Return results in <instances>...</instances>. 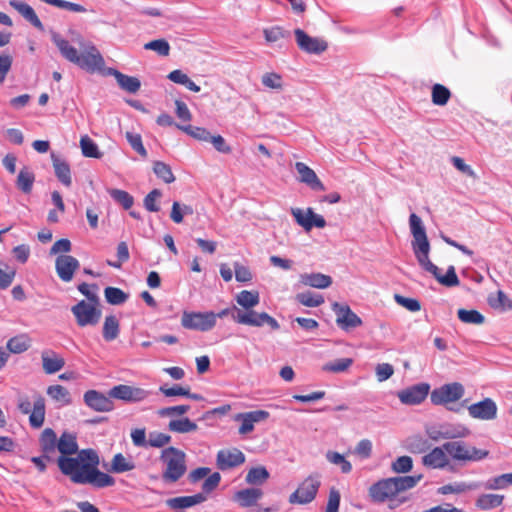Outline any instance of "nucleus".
Segmentation results:
<instances>
[{
  "label": "nucleus",
  "mask_w": 512,
  "mask_h": 512,
  "mask_svg": "<svg viewBox=\"0 0 512 512\" xmlns=\"http://www.w3.org/2000/svg\"><path fill=\"white\" fill-rule=\"evenodd\" d=\"M57 449L62 454L58 458L61 472L69 476L76 484H89L95 488L110 487L115 479L98 469L100 463L97 452L93 449H83L78 452L75 434L63 432L58 440Z\"/></svg>",
  "instance_id": "1"
},
{
  "label": "nucleus",
  "mask_w": 512,
  "mask_h": 512,
  "mask_svg": "<svg viewBox=\"0 0 512 512\" xmlns=\"http://www.w3.org/2000/svg\"><path fill=\"white\" fill-rule=\"evenodd\" d=\"M410 231L413 236L412 248L419 265L431 273L435 279L446 287L459 285V279L454 266H449L445 275L440 274V269L429 259L430 244L422 219L415 213L409 217Z\"/></svg>",
  "instance_id": "2"
},
{
  "label": "nucleus",
  "mask_w": 512,
  "mask_h": 512,
  "mask_svg": "<svg viewBox=\"0 0 512 512\" xmlns=\"http://www.w3.org/2000/svg\"><path fill=\"white\" fill-rule=\"evenodd\" d=\"M422 479V475L416 476H397L385 478L377 481L369 488V496L375 503H384L390 501L389 507L395 508L399 504L404 503L407 498L398 499V504H392L398 494L406 490L412 489Z\"/></svg>",
  "instance_id": "3"
},
{
  "label": "nucleus",
  "mask_w": 512,
  "mask_h": 512,
  "mask_svg": "<svg viewBox=\"0 0 512 512\" xmlns=\"http://www.w3.org/2000/svg\"><path fill=\"white\" fill-rule=\"evenodd\" d=\"M160 460L164 465L161 477L165 483H175L185 475L187 471L186 454L182 450L172 446L164 448Z\"/></svg>",
  "instance_id": "4"
},
{
  "label": "nucleus",
  "mask_w": 512,
  "mask_h": 512,
  "mask_svg": "<svg viewBox=\"0 0 512 512\" xmlns=\"http://www.w3.org/2000/svg\"><path fill=\"white\" fill-rule=\"evenodd\" d=\"M233 321L251 327L269 326L272 330H278L280 325L278 321L266 312H257L253 308L240 310L239 307L233 306Z\"/></svg>",
  "instance_id": "5"
},
{
  "label": "nucleus",
  "mask_w": 512,
  "mask_h": 512,
  "mask_svg": "<svg viewBox=\"0 0 512 512\" xmlns=\"http://www.w3.org/2000/svg\"><path fill=\"white\" fill-rule=\"evenodd\" d=\"M443 448L454 460L463 462L481 461L489 455V451L470 446L464 441L446 442Z\"/></svg>",
  "instance_id": "6"
},
{
  "label": "nucleus",
  "mask_w": 512,
  "mask_h": 512,
  "mask_svg": "<svg viewBox=\"0 0 512 512\" xmlns=\"http://www.w3.org/2000/svg\"><path fill=\"white\" fill-rule=\"evenodd\" d=\"M321 486V475L312 473L306 477L298 488L289 496L290 504L305 505L311 503L317 496Z\"/></svg>",
  "instance_id": "7"
},
{
  "label": "nucleus",
  "mask_w": 512,
  "mask_h": 512,
  "mask_svg": "<svg viewBox=\"0 0 512 512\" xmlns=\"http://www.w3.org/2000/svg\"><path fill=\"white\" fill-rule=\"evenodd\" d=\"M99 303L79 301L71 307V312L79 327L95 326L99 323L102 311L98 308Z\"/></svg>",
  "instance_id": "8"
},
{
  "label": "nucleus",
  "mask_w": 512,
  "mask_h": 512,
  "mask_svg": "<svg viewBox=\"0 0 512 512\" xmlns=\"http://www.w3.org/2000/svg\"><path fill=\"white\" fill-rule=\"evenodd\" d=\"M181 325L190 330L207 332L216 325V315L212 311L207 312H187L182 315Z\"/></svg>",
  "instance_id": "9"
},
{
  "label": "nucleus",
  "mask_w": 512,
  "mask_h": 512,
  "mask_svg": "<svg viewBox=\"0 0 512 512\" xmlns=\"http://www.w3.org/2000/svg\"><path fill=\"white\" fill-rule=\"evenodd\" d=\"M83 50L74 62L88 72L100 71L104 67V59L98 49L91 43L82 46Z\"/></svg>",
  "instance_id": "10"
},
{
  "label": "nucleus",
  "mask_w": 512,
  "mask_h": 512,
  "mask_svg": "<svg viewBox=\"0 0 512 512\" xmlns=\"http://www.w3.org/2000/svg\"><path fill=\"white\" fill-rule=\"evenodd\" d=\"M464 395V387L458 382L445 384L431 392L430 399L435 405H444L456 402Z\"/></svg>",
  "instance_id": "11"
},
{
  "label": "nucleus",
  "mask_w": 512,
  "mask_h": 512,
  "mask_svg": "<svg viewBox=\"0 0 512 512\" xmlns=\"http://www.w3.org/2000/svg\"><path fill=\"white\" fill-rule=\"evenodd\" d=\"M108 395L114 399L135 403L145 400L150 392L141 387L119 384L112 387Z\"/></svg>",
  "instance_id": "12"
},
{
  "label": "nucleus",
  "mask_w": 512,
  "mask_h": 512,
  "mask_svg": "<svg viewBox=\"0 0 512 512\" xmlns=\"http://www.w3.org/2000/svg\"><path fill=\"white\" fill-rule=\"evenodd\" d=\"M296 223L301 226L305 231H310L312 228H324L326 220L320 214H316L312 208L303 210L301 208H291Z\"/></svg>",
  "instance_id": "13"
},
{
  "label": "nucleus",
  "mask_w": 512,
  "mask_h": 512,
  "mask_svg": "<svg viewBox=\"0 0 512 512\" xmlns=\"http://www.w3.org/2000/svg\"><path fill=\"white\" fill-rule=\"evenodd\" d=\"M294 34L298 47L306 53L320 54L328 48V44L325 40L317 37H311L302 29H296Z\"/></svg>",
  "instance_id": "14"
},
{
  "label": "nucleus",
  "mask_w": 512,
  "mask_h": 512,
  "mask_svg": "<svg viewBox=\"0 0 512 512\" xmlns=\"http://www.w3.org/2000/svg\"><path fill=\"white\" fill-rule=\"evenodd\" d=\"M332 310L336 315V323L340 328L348 330L362 325L361 318L348 305L335 302L332 305Z\"/></svg>",
  "instance_id": "15"
},
{
  "label": "nucleus",
  "mask_w": 512,
  "mask_h": 512,
  "mask_svg": "<svg viewBox=\"0 0 512 512\" xmlns=\"http://www.w3.org/2000/svg\"><path fill=\"white\" fill-rule=\"evenodd\" d=\"M430 385L418 383L398 392L397 396L401 403L406 405H418L422 403L429 394Z\"/></svg>",
  "instance_id": "16"
},
{
  "label": "nucleus",
  "mask_w": 512,
  "mask_h": 512,
  "mask_svg": "<svg viewBox=\"0 0 512 512\" xmlns=\"http://www.w3.org/2000/svg\"><path fill=\"white\" fill-rule=\"evenodd\" d=\"M468 413L474 419L494 420L497 417V405L491 398H485L480 402L471 404L468 407Z\"/></svg>",
  "instance_id": "17"
},
{
  "label": "nucleus",
  "mask_w": 512,
  "mask_h": 512,
  "mask_svg": "<svg viewBox=\"0 0 512 512\" xmlns=\"http://www.w3.org/2000/svg\"><path fill=\"white\" fill-rule=\"evenodd\" d=\"M244 462L245 455L239 449H223L217 453L216 464L222 471L235 468Z\"/></svg>",
  "instance_id": "18"
},
{
  "label": "nucleus",
  "mask_w": 512,
  "mask_h": 512,
  "mask_svg": "<svg viewBox=\"0 0 512 512\" xmlns=\"http://www.w3.org/2000/svg\"><path fill=\"white\" fill-rule=\"evenodd\" d=\"M79 266V261L67 254L59 255L55 261L57 275L63 282H70Z\"/></svg>",
  "instance_id": "19"
},
{
  "label": "nucleus",
  "mask_w": 512,
  "mask_h": 512,
  "mask_svg": "<svg viewBox=\"0 0 512 512\" xmlns=\"http://www.w3.org/2000/svg\"><path fill=\"white\" fill-rule=\"evenodd\" d=\"M85 404L97 412H109L114 408L111 397L104 395L97 390H88L83 396Z\"/></svg>",
  "instance_id": "20"
},
{
  "label": "nucleus",
  "mask_w": 512,
  "mask_h": 512,
  "mask_svg": "<svg viewBox=\"0 0 512 512\" xmlns=\"http://www.w3.org/2000/svg\"><path fill=\"white\" fill-rule=\"evenodd\" d=\"M269 417V412L265 410H254L236 415L235 420L240 421L239 434L246 435L253 431L256 423L262 422Z\"/></svg>",
  "instance_id": "21"
},
{
  "label": "nucleus",
  "mask_w": 512,
  "mask_h": 512,
  "mask_svg": "<svg viewBox=\"0 0 512 512\" xmlns=\"http://www.w3.org/2000/svg\"><path fill=\"white\" fill-rule=\"evenodd\" d=\"M295 169L299 174V181L305 183L314 191H324L325 187L313 169L303 162H296Z\"/></svg>",
  "instance_id": "22"
},
{
  "label": "nucleus",
  "mask_w": 512,
  "mask_h": 512,
  "mask_svg": "<svg viewBox=\"0 0 512 512\" xmlns=\"http://www.w3.org/2000/svg\"><path fill=\"white\" fill-rule=\"evenodd\" d=\"M207 500L203 493H197L191 496H178L166 500V505L173 510H182L201 504Z\"/></svg>",
  "instance_id": "23"
},
{
  "label": "nucleus",
  "mask_w": 512,
  "mask_h": 512,
  "mask_svg": "<svg viewBox=\"0 0 512 512\" xmlns=\"http://www.w3.org/2000/svg\"><path fill=\"white\" fill-rule=\"evenodd\" d=\"M10 6L13 7L26 21L40 31L44 30V26L34 9L25 2L19 0H10Z\"/></svg>",
  "instance_id": "24"
},
{
  "label": "nucleus",
  "mask_w": 512,
  "mask_h": 512,
  "mask_svg": "<svg viewBox=\"0 0 512 512\" xmlns=\"http://www.w3.org/2000/svg\"><path fill=\"white\" fill-rule=\"evenodd\" d=\"M262 496L263 491L260 488H246L239 490L234 494V501L241 507L247 508L254 506Z\"/></svg>",
  "instance_id": "25"
},
{
  "label": "nucleus",
  "mask_w": 512,
  "mask_h": 512,
  "mask_svg": "<svg viewBox=\"0 0 512 512\" xmlns=\"http://www.w3.org/2000/svg\"><path fill=\"white\" fill-rule=\"evenodd\" d=\"M29 414L30 426L36 429L42 427L45 420V399L38 393L33 395V409Z\"/></svg>",
  "instance_id": "26"
},
{
  "label": "nucleus",
  "mask_w": 512,
  "mask_h": 512,
  "mask_svg": "<svg viewBox=\"0 0 512 512\" xmlns=\"http://www.w3.org/2000/svg\"><path fill=\"white\" fill-rule=\"evenodd\" d=\"M422 462L425 466L433 469H441L448 465L449 460L447 452L442 447H435L431 452L426 454Z\"/></svg>",
  "instance_id": "27"
},
{
  "label": "nucleus",
  "mask_w": 512,
  "mask_h": 512,
  "mask_svg": "<svg viewBox=\"0 0 512 512\" xmlns=\"http://www.w3.org/2000/svg\"><path fill=\"white\" fill-rule=\"evenodd\" d=\"M51 159L56 177L63 185L69 187L72 183L69 164L65 160L55 155V153L51 154Z\"/></svg>",
  "instance_id": "28"
},
{
  "label": "nucleus",
  "mask_w": 512,
  "mask_h": 512,
  "mask_svg": "<svg viewBox=\"0 0 512 512\" xmlns=\"http://www.w3.org/2000/svg\"><path fill=\"white\" fill-rule=\"evenodd\" d=\"M41 358L43 369L47 374H54L65 365L64 359L51 350L43 351Z\"/></svg>",
  "instance_id": "29"
},
{
  "label": "nucleus",
  "mask_w": 512,
  "mask_h": 512,
  "mask_svg": "<svg viewBox=\"0 0 512 512\" xmlns=\"http://www.w3.org/2000/svg\"><path fill=\"white\" fill-rule=\"evenodd\" d=\"M300 282L305 286L325 289L332 284V278L322 273H304L300 275Z\"/></svg>",
  "instance_id": "30"
},
{
  "label": "nucleus",
  "mask_w": 512,
  "mask_h": 512,
  "mask_svg": "<svg viewBox=\"0 0 512 512\" xmlns=\"http://www.w3.org/2000/svg\"><path fill=\"white\" fill-rule=\"evenodd\" d=\"M52 41L56 45V47L59 49L61 55L68 60L69 62L74 63L77 56L78 51L75 47L70 45V43L64 39L61 35L58 33L52 34Z\"/></svg>",
  "instance_id": "31"
},
{
  "label": "nucleus",
  "mask_w": 512,
  "mask_h": 512,
  "mask_svg": "<svg viewBox=\"0 0 512 512\" xmlns=\"http://www.w3.org/2000/svg\"><path fill=\"white\" fill-rule=\"evenodd\" d=\"M481 487L480 482H455L443 485L438 489V493L441 495L447 494H459L467 491L477 490Z\"/></svg>",
  "instance_id": "32"
},
{
  "label": "nucleus",
  "mask_w": 512,
  "mask_h": 512,
  "mask_svg": "<svg viewBox=\"0 0 512 512\" xmlns=\"http://www.w3.org/2000/svg\"><path fill=\"white\" fill-rule=\"evenodd\" d=\"M481 487L486 490H504L512 486V473H505L480 482Z\"/></svg>",
  "instance_id": "33"
},
{
  "label": "nucleus",
  "mask_w": 512,
  "mask_h": 512,
  "mask_svg": "<svg viewBox=\"0 0 512 512\" xmlns=\"http://www.w3.org/2000/svg\"><path fill=\"white\" fill-rule=\"evenodd\" d=\"M236 302L240 306V310L254 308L260 302L259 292L242 290L236 295Z\"/></svg>",
  "instance_id": "34"
},
{
  "label": "nucleus",
  "mask_w": 512,
  "mask_h": 512,
  "mask_svg": "<svg viewBox=\"0 0 512 512\" xmlns=\"http://www.w3.org/2000/svg\"><path fill=\"white\" fill-rule=\"evenodd\" d=\"M57 436L53 429L45 428L40 436V446L44 454L54 453L57 448Z\"/></svg>",
  "instance_id": "35"
},
{
  "label": "nucleus",
  "mask_w": 512,
  "mask_h": 512,
  "mask_svg": "<svg viewBox=\"0 0 512 512\" xmlns=\"http://www.w3.org/2000/svg\"><path fill=\"white\" fill-rule=\"evenodd\" d=\"M503 495L499 494H482L476 500V506L481 510H491L502 505Z\"/></svg>",
  "instance_id": "36"
},
{
  "label": "nucleus",
  "mask_w": 512,
  "mask_h": 512,
  "mask_svg": "<svg viewBox=\"0 0 512 512\" xmlns=\"http://www.w3.org/2000/svg\"><path fill=\"white\" fill-rule=\"evenodd\" d=\"M135 468V463L121 453L114 455L111 461L110 471L113 473H124Z\"/></svg>",
  "instance_id": "37"
},
{
  "label": "nucleus",
  "mask_w": 512,
  "mask_h": 512,
  "mask_svg": "<svg viewBox=\"0 0 512 512\" xmlns=\"http://www.w3.org/2000/svg\"><path fill=\"white\" fill-rule=\"evenodd\" d=\"M35 181V176L27 167L22 168L17 176L16 185L23 193H30Z\"/></svg>",
  "instance_id": "38"
},
{
  "label": "nucleus",
  "mask_w": 512,
  "mask_h": 512,
  "mask_svg": "<svg viewBox=\"0 0 512 512\" xmlns=\"http://www.w3.org/2000/svg\"><path fill=\"white\" fill-rule=\"evenodd\" d=\"M269 478L268 470L263 466L251 468L245 477V481L250 485H262Z\"/></svg>",
  "instance_id": "39"
},
{
  "label": "nucleus",
  "mask_w": 512,
  "mask_h": 512,
  "mask_svg": "<svg viewBox=\"0 0 512 512\" xmlns=\"http://www.w3.org/2000/svg\"><path fill=\"white\" fill-rule=\"evenodd\" d=\"M197 428V424L187 417L171 420L168 424V429L177 433L194 432Z\"/></svg>",
  "instance_id": "40"
},
{
  "label": "nucleus",
  "mask_w": 512,
  "mask_h": 512,
  "mask_svg": "<svg viewBox=\"0 0 512 512\" xmlns=\"http://www.w3.org/2000/svg\"><path fill=\"white\" fill-rule=\"evenodd\" d=\"M119 335V321L114 315L105 317L103 325V338L106 341H113Z\"/></svg>",
  "instance_id": "41"
},
{
  "label": "nucleus",
  "mask_w": 512,
  "mask_h": 512,
  "mask_svg": "<svg viewBox=\"0 0 512 512\" xmlns=\"http://www.w3.org/2000/svg\"><path fill=\"white\" fill-rule=\"evenodd\" d=\"M30 347L29 338L22 334L15 337H12L7 342V349L9 352L14 354H20L27 351Z\"/></svg>",
  "instance_id": "42"
},
{
  "label": "nucleus",
  "mask_w": 512,
  "mask_h": 512,
  "mask_svg": "<svg viewBox=\"0 0 512 512\" xmlns=\"http://www.w3.org/2000/svg\"><path fill=\"white\" fill-rule=\"evenodd\" d=\"M80 147L82 154L85 157L99 159L103 155L102 152H100L98 145L87 135L81 137Z\"/></svg>",
  "instance_id": "43"
},
{
  "label": "nucleus",
  "mask_w": 512,
  "mask_h": 512,
  "mask_svg": "<svg viewBox=\"0 0 512 512\" xmlns=\"http://www.w3.org/2000/svg\"><path fill=\"white\" fill-rule=\"evenodd\" d=\"M47 394L53 400L60 402L62 405L71 403L69 391L62 385H51L47 388Z\"/></svg>",
  "instance_id": "44"
},
{
  "label": "nucleus",
  "mask_w": 512,
  "mask_h": 512,
  "mask_svg": "<svg viewBox=\"0 0 512 512\" xmlns=\"http://www.w3.org/2000/svg\"><path fill=\"white\" fill-rule=\"evenodd\" d=\"M175 126L185 132L186 134H188L189 136L193 137L194 139H197V140H200V141H206L208 142L209 139H210V132L205 129V128H202V127H196V126H192V125H180V124H175Z\"/></svg>",
  "instance_id": "45"
},
{
  "label": "nucleus",
  "mask_w": 512,
  "mask_h": 512,
  "mask_svg": "<svg viewBox=\"0 0 512 512\" xmlns=\"http://www.w3.org/2000/svg\"><path fill=\"white\" fill-rule=\"evenodd\" d=\"M460 321L466 324L481 325L485 321V317L477 310L459 309L457 312Z\"/></svg>",
  "instance_id": "46"
},
{
  "label": "nucleus",
  "mask_w": 512,
  "mask_h": 512,
  "mask_svg": "<svg viewBox=\"0 0 512 512\" xmlns=\"http://www.w3.org/2000/svg\"><path fill=\"white\" fill-rule=\"evenodd\" d=\"M432 102L438 106H444L448 103L451 92L450 90L441 84H435L432 87Z\"/></svg>",
  "instance_id": "47"
},
{
  "label": "nucleus",
  "mask_w": 512,
  "mask_h": 512,
  "mask_svg": "<svg viewBox=\"0 0 512 512\" xmlns=\"http://www.w3.org/2000/svg\"><path fill=\"white\" fill-rule=\"evenodd\" d=\"M488 301L494 309H501L502 311L512 309V300L502 290H498L495 296H490Z\"/></svg>",
  "instance_id": "48"
},
{
  "label": "nucleus",
  "mask_w": 512,
  "mask_h": 512,
  "mask_svg": "<svg viewBox=\"0 0 512 512\" xmlns=\"http://www.w3.org/2000/svg\"><path fill=\"white\" fill-rule=\"evenodd\" d=\"M104 295L106 301L111 305H121L128 299V294L116 287H106Z\"/></svg>",
  "instance_id": "49"
},
{
  "label": "nucleus",
  "mask_w": 512,
  "mask_h": 512,
  "mask_svg": "<svg viewBox=\"0 0 512 512\" xmlns=\"http://www.w3.org/2000/svg\"><path fill=\"white\" fill-rule=\"evenodd\" d=\"M325 457L331 464L339 466L342 473L348 474L352 471L351 463L342 454L336 451H328Z\"/></svg>",
  "instance_id": "50"
},
{
  "label": "nucleus",
  "mask_w": 512,
  "mask_h": 512,
  "mask_svg": "<svg viewBox=\"0 0 512 512\" xmlns=\"http://www.w3.org/2000/svg\"><path fill=\"white\" fill-rule=\"evenodd\" d=\"M153 171L159 179L163 180L167 184L175 181V176L171 167L162 161H156L154 163Z\"/></svg>",
  "instance_id": "51"
},
{
  "label": "nucleus",
  "mask_w": 512,
  "mask_h": 512,
  "mask_svg": "<svg viewBox=\"0 0 512 512\" xmlns=\"http://www.w3.org/2000/svg\"><path fill=\"white\" fill-rule=\"evenodd\" d=\"M296 299L299 303L306 307H318L324 303V298L322 295L309 291L297 294Z\"/></svg>",
  "instance_id": "52"
},
{
  "label": "nucleus",
  "mask_w": 512,
  "mask_h": 512,
  "mask_svg": "<svg viewBox=\"0 0 512 512\" xmlns=\"http://www.w3.org/2000/svg\"><path fill=\"white\" fill-rule=\"evenodd\" d=\"M111 198L120 204L124 209H130L134 203L133 197L126 191L120 189H110L108 190Z\"/></svg>",
  "instance_id": "53"
},
{
  "label": "nucleus",
  "mask_w": 512,
  "mask_h": 512,
  "mask_svg": "<svg viewBox=\"0 0 512 512\" xmlns=\"http://www.w3.org/2000/svg\"><path fill=\"white\" fill-rule=\"evenodd\" d=\"M117 83L123 90L129 93H136L141 87V83L138 78L128 76L123 73L119 76Z\"/></svg>",
  "instance_id": "54"
},
{
  "label": "nucleus",
  "mask_w": 512,
  "mask_h": 512,
  "mask_svg": "<svg viewBox=\"0 0 512 512\" xmlns=\"http://www.w3.org/2000/svg\"><path fill=\"white\" fill-rule=\"evenodd\" d=\"M144 49L156 52L160 56H168L170 44L165 39L152 40L144 45Z\"/></svg>",
  "instance_id": "55"
},
{
  "label": "nucleus",
  "mask_w": 512,
  "mask_h": 512,
  "mask_svg": "<svg viewBox=\"0 0 512 512\" xmlns=\"http://www.w3.org/2000/svg\"><path fill=\"white\" fill-rule=\"evenodd\" d=\"M263 33L266 41L269 43H274L279 41L280 39L287 38L290 36L289 31L284 30L282 27L279 26L264 29Z\"/></svg>",
  "instance_id": "56"
},
{
  "label": "nucleus",
  "mask_w": 512,
  "mask_h": 512,
  "mask_svg": "<svg viewBox=\"0 0 512 512\" xmlns=\"http://www.w3.org/2000/svg\"><path fill=\"white\" fill-rule=\"evenodd\" d=\"M413 468V461L410 456H400L391 464L393 472L401 474L411 471Z\"/></svg>",
  "instance_id": "57"
},
{
  "label": "nucleus",
  "mask_w": 512,
  "mask_h": 512,
  "mask_svg": "<svg viewBox=\"0 0 512 512\" xmlns=\"http://www.w3.org/2000/svg\"><path fill=\"white\" fill-rule=\"evenodd\" d=\"M125 136L133 150H135L142 157L147 156V151L142 143V138H141L140 134L133 133V132H126Z\"/></svg>",
  "instance_id": "58"
},
{
  "label": "nucleus",
  "mask_w": 512,
  "mask_h": 512,
  "mask_svg": "<svg viewBox=\"0 0 512 512\" xmlns=\"http://www.w3.org/2000/svg\"><path fill=\"white\" fill-rule=\"evenodd\" d=\"M469 434V429L460 425L455 427H445L441 432V436L445 439L463 438Z\"/></svg>",
  "instance_id": "59"
},
{
  "label": "nucleus",
  "mask_w": 512,
  "mask_h": 512,
  "mask_svg": "<svg viewBox=\"0 0 512 512\" xmlns=\"http://www.w3.org/2000/svg\"><path fill=\"white\" fill-rule=\"evenodd\" d=\"M171 442V436L161 432H151L148 437V446L161 448Z\"/></svg>",
  "instance_id": "60"
},
{
  "label": "nucleus",
  "mask_w": 512,
  "mask_h": 512,
  "mask_svg": "<svg viewBox=\"0 0 512 512\" xmlns=\"http://www.w3.org/2000/svg\"><path fill=\"white\" fill-rule=\"evenodd\" d=\"M352 363L353 360L351 358H341L324 365L323 369L325 371L339 373L347 370L352 365Z\"/></svg>",
  "instance_id": "61"
},
{
  "label": "nucleus",
  "mask_w": 512,
  "mask_h": 512,
  "mask_svg": "<svg viewBox=\"0 0 512 512\" xmlns=\"http://www.w3.org/2000/svg\"><path fill=\"white\" fill-rule=\"evenodd\" d=\"M261 81L265 87L270 89L281 90L283 87L281 76L274 72L265 73L262 76Z\"/></svg>",
  "instance_id": "62"
},
{
  "label": "nucleus",
  "mask_w": 512,
  "mask_h": 512,
  "mask_svg": "<svg viewBox=\"0 0 512 512\" xmlns=\"http://www.w3.org/2000/svg\"><path fill=\"white\" fill-rule=\"evenodd\" d=\"M162 193L158 189H153L144 198V207L150 212H158L160 210L157 200L161 197Z\"/></svg>",
  "instance_id": "63"
},
{
  "label": "nucleus",
  "mask_w": 512,
  "mask_h": 512,
  "mask_svg": "<svg viewBox=\"0 0 512 512\" xmlns=\"http://www.w3.org/2000/svg\"><path fill=\"white\" fill-rule=\"evenodd\" d=\"M340 499V492L335 488H331L329 491L325 512H338L340 506Z\"/></svg>",
  "instance_id": "64"
}]
</instances>
